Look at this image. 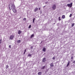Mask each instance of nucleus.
<instances>
[{"mask_svg":"<svg viewBox=\"0 0 75 75\" xmlns=\"http://www.w3.org/2000/svg\"><path fill=\"white\" fill-rule=\"evenodd\" d=\"M9 10H11V9H12V7L13 8H16V6L14 4H12L11 6H10V5H9Z\"/></svg>","mask_w":75,"mask_h":75,"instance_id":"obj_1","label":"nucleus"},{"mask_svg":"<svg viewBox=\"0 0 75 75\" xmlns=\"http://www.w3.org/2000/svg\"><path fill=\"white\" fill-rule=\"evenodd\" d=\"M57 8V5L55 4H53L52 5V9L53 10H55Z\"/></svg>","mask_w":75,"mask_h":75,"instance_id":"obj_2","label":"nucleus"},{"mask_svg":"<svg viewBox=\"0 0 75 75\" xmlns=\"http://www.w3.org/2000/svg\"><path fill=\"white\" fill-rule=\"evenodd\" d=\"M67 6L69 7H70V8H71L72 6V3H71L70 4H68L67 5Z\"/></svg>","mask_w":75,"mask_h":75,"instance_id":"obj_3","label":"nucleus"},{"mask_svg":"<svg viewBox=\"0 0 75 75\" xmlns=\"http://www.w3.org/2000/svg\"><path fill=\"white\" fill-rule=\"evenodd\" d=\"M14 35H12L10 37V40H12V39H13L14 37Z\"/></svg>","mask_w":75,"mask_h":75,"instance_id":"obj_4","label":"nucleus"},{"mask_svg":"<svg viewBox=\"0 0 75 75\" xmlns=\"http://www.w3.org/2000/svg\"><path fill=\"white\" fill-rule=\"evenodd\" d=\"M12 10L14 13H17V10L16 9V8H13Z\"/></svg>","mask_w":75,"mask_h":75,"instance_id":"obj_5","label":"nucleus"},{"mask_svg":"<svg viewBox=\"0 0 75 75\" xmlns=\"http://www.w3.org/2000/svg\"><path fill=\"white\" fill-rule=\"evenodd\" d=\"M46 61V58L44 57L42 59L43 62H45Z\"/></svg>","mask_w":75,"mask_h":75,"instance_id":"obj_6","label":"nucleus"},{"mask_svg":"<svg viewBox=\"0 0 75 75\" xmlns=\"http://www.w3.org/2000/svg\"><path fill=\"white\" fill-rule=\"evenodd\" d=\"M38 8H36L35 9V12H36V11H38Z\"/></svg>","mask_w":75,"mask_h":75,"instance_id":"obj_7","label":"nucleus"},{"mask_svg":"<svg viewBox=\"0 0 75 75\" xmlns=\"http://www.w3.org/2000/svg\"><path fill=\"white\" fill-rule=\"evenodd\" d=\"M54 65V64L52 63L50 64V67H54V65Z\"/></svg>","mask_w":75,"mask_h":75,"instance_id":"obj_8","label":"nucleus"},{"mask_svg":"<svg viewBox=\"0 0 75 75\" xmlns=\"http://www.w3.org/2000/svg\"><path fill=\"white\" fill-rule=\"evenodd\" d=\"M46 50V49H45V47H44L42 49L43 51H44V52H45Z\"/></svg>","mask_w":75,"mask_h":75,"instance_id":"obj_9","label":"nucleus"},{"mask_svg":"<svg viewBox=\"0 0 75 75\" xmlns=\"http://www.w3.org/2000/svg\"><path fill=\"white\" fill-rule=\"evenodd\" d=\"M34 37V34L32 35L30 37V38H33Z\"/></svg>","mask_w":75,"mask_h":75,"instance_id":"obj_10","label":"nucleus"},{"mask_svg":"<svg viewBox=\"0 0 75 75\" xmlns=\"http://www.w3.org/2000/svg\"><path fill=\"white\" fill-rule=\"evenodd\" d=\"M42 74V72H39L38 73V75H41Z\"/></svg>","mask_w":75,"mask_h":75,"instance_id":"obj_11","label":"nucleus"},{"mask_svg":"<svg viewBox=\"0 0 75 75\" xmlns=\"http://www.w3.org/2000/svg\"><path fill=\"white\" fill-rule=\"evenodd\" d=\"M70 63V62H68V64H67V67H68L69 65V63Z\"/></svg>","mask_w":75,"mask_h":75,"instance_id":"obj_12","label":"nucleus"},{"mask_svg":"<svg viewBox=\"0 0 75 75\" xmlns=\"http://www.w3.org/2000/svg\"><path fill=\"white\" fill-rule=\"evenodd\" d=\"M21 33V30H19L18 32V34H20Z\"/></svg>","mask_w":75,"mask_h":75,"instance_id":"obj_13","label":"nucleus"},{"mask_svg":"<svg viewBox=\"0 0 75 75\" xmlns=\"http://www.w3.org/2000/svg\"><path fill=\"white\" fill-rule=\"evenodd\" d=\"M65 15H63L62 16V18H63V19H64V18H65Z\"/></svg>","mask_w":75,"mask_h":75,"instance_id":"obj_14","label":"nucleus"},{"mask_svg":"<svg viewBox=\"0 0 75 75\" xmlns=\"http://www.w3.org/2000/svg\"><path fill=\"white\" fill-rule=\"evenodd\" d=\"M45 66H44L41 69H44V68H45Z\"/></svg>","mask_w":75,"mask_h":75,"instance_id":"obj_15","label":"nucleus"},{"mask_svg":"<svg viewBox=\"0 0 75 75\" xmlns=\"http://www.w3.org/2000/svg\"><path fill=\"white\" fill-rule=\"evenodd\" d=\"M17 42L18 43H20L21 42V40H19L17 41Z\"/></svg>","mask_w":75,"mask_h":75,"instance_id":"obj_16","label":"nucleus"},{"mask_svg":"<svg viewBox=\"0 0 75 75\" xmlns=\"http://www.w3.org/2000/svg\"><path fill=\"white\" fill-rule=\"evenodd\" d=\"M6 69H7V68H8L9 67L8 65H6Z\"/></svg>","mask_w":75,"mask_h":75,"instance_id":"obj_17","label":"nucleus"},{"mask_svg":"<svg viewBox=\"0 0 75 75\" xmlns=\"http://www.w3.org/2000/svg\"><path fill=\"white\" fill-rule=\"evenodd\" d=\"M35 18H34L33 19V23H34V21H35Z\"/></svg>","mask_w":75,"mask_h":75,"instance_id":"obj_18","label":"nucleus"},{"mask_svg":"<svg viewBox=\"0 0 75 75\" xmlns=\"http://www.w3.org/2000/svg\"><path fill=\"white\" fill-rule=\"evenodd\" d=\"M74 24H75V23H73V24H72L71 25V27H73V26H74Z\"/></svg>","mask_w":75,"mask_h":75,"instance_id":"obj_19","label":"nucleus"},{"mask_svg":"<svg viewBox=\"0 0 75 75\" xmlns=\"http://www.w3.org/2000/svg\"><path fill=\"white\" fill-rule=\"evenodd\" d=\"M23 20L24 21H26V18H24Z\"/></svg>","mask_w":75,"mask_h":75,"instance_id":"obj_20","label":"nucleus"},{"mask_svg":"<svg viewBox=\"0 0 75 75\" xmlns=\"http://www.w3.org/2000/svg\"><path fill=\"white\" fill-rule=\"evenodd\" d=\"M25 52H26V49H25V50H24V53H23V54L24 55L25 54Z\"/></svg>","mask_w":75,"mask_h":75,"instance_id":"obj_21","label":"nucleus"},{"mask_svg":"<svg viewBox=\"0 0 75 75\" xmlns=\"http://www.w3.org/2000/svg\"><path fill=\"white\" fill-rule=\"evenodd\" d=\"M58 19H59V21H61V17H59V18H58Z\"/></svg>","mask_w":75,"mask_h":75,"instance_id":"obj_22","label":"nucleus"},{"mask_svg":"<svg viewBox=\"0 0 75 75\" xmlns=\"http://www.w3.org/2000/svg\"><path fill=\"white\" fill-rule=\"evenodd\" d=\"M32 55L30 54H28V57H31V56Z\"/></svg>","mask_w":75,"mask_h":75,"instance_id":"obj_23","label":"nucleus"},{"mask_svg":"<svg viewBox=\"0 0 75 75\" xmlns=\"http://www.w3.org/2000/svg\"><path fill=\"white\" fill-rule=\"evenodd\" d=\"M52 59H54V60H55V57H53L52 58Z\"/></svg>","mask_w":75,"mask_h":75,"instance_id":"obj_24","label":"nucleus"},{"mask_svg":"<svg viewBox=\"0 0 75 75\" xmlns=\"http://www.w3.org/2000/svg\"><path fill=\"white\" fill-rule=\"evenodd\" d=\"M34 47V46H31L30 47L31 49H33V47Z\"/></svg>","mask_w":75,"mask_h":75,"instance_id":"obj_25","label":"nucleus"},{"mask_svg":"<svg viewBox=\"0 0 75 75\" xmlns=\"http://www.w3.org/2000/svg\"><path fill=\"white\" fill-rule=\"evenodd\" d=\"M31 27V25H30L29 26V27H28L29 28H30Z\"/></svg>","mask_w":75,"mask_h":75,"instance_id":"obj_26","label":"nucleus"},{"mask_svg":"<svg viewBox=\"0 0 75 75\" xmlns=\"http://www.w3.org/2000/svg\"><path fill=\"white\" fill-rule=\"evenodd\" d=\"M48 70H49V69H46V72H48Z\"/></svg>","mask_w":75,"mask_h":75,"instance_id":"obj_27","label":"nucleus"},{"mask_svg":"<svg viewBox=\"0 0 75 75\" xmlns=\"http://www.w3.org/2000/svg\"><path fill=\"white\" fill-rule=\"evenodd\" d=\"M57 26H59V23H58L57 24Z\"/></svg>","mask_w":75,"mask_h":75,"instance_id":"obj_28","label":"nucleus"},{"mask_svg":"<svg viewBox=\"0 0 75 75\" xmlns=\"http://www.w3.org/2000/svg\"><path fill=\"white\" fill-rule=\"evenodd\" d=\"M2 41V40L1 39L0 40V44H1Z\"/></svg>","mask_w":75,"mask_h":75,"instance_id":"obj_29","label":"nucleus"},{"mask_svg":"<svg viewBox=\"0 0 75 75\" xmlns=\"http://www.w3.org/2000/svg\"><path fill=\"white\" fill-rule=\"evenodd\" d=\"M72 16V14H70V15H69V17H71Z\"/></svg>","mask_w":75,"mask_h":75,"instance_id":"obj_30","label":"nucleus"},{"mask_svg":"<svg viewBox=\"0 0 75 75\" xmlns=\"http://www.w3.org/2000/svg\"><path fill=\"white\" fill-rule=\"evenodd\" d=\"M9 47L10 48H11V45H9Z\"/></svg>","mask_w":75,"mask_h":75,"instance_id":"obj_31","label":"nucleus"},{"mask_svg":"<svg viewBox=\"0 0 75 75\" xmlns=\"http://www.w3.org/2000/svg\"><path fill=\"white\" fill-rule=\"evenodd\" d=\"M74 58V57H72L71 58V59H73Z\"/></svg>","mask_w":75,"mask_h":75,"instance_id":"obj_32","label":"nucleus"},{"mask_svg":"<svg viewBox=\"0 0 75 75\" xmlns=\"http://www.w3.org/2000/svg\"><path fill=\"white\" fill-rule=\"evenodd\" d=\"M55 21V22L54 23H53V24H54V25L55 24V23H56V22H57L56 21Z\"/></svg>","mask_w":75,"mask_h":75,"instance_id":"obj_33","label":"nucleus"},{"mask_svg":"<svg viewBox=\"0 0 75 75\" xmlns=\"http://www.w3.org/2000/svg\"><path fill=\"white\" fill-rule=\"evenodd\" d=\"M40 9H41V8H39V10H40Z\"/></svg>","mask_w":75,"mask_h":75,"instance_id":"obj_34","label":"nucleus"},{"mask_svg":"<svg viewBox=\"0 0 75 75\" xmlns=\"http://www.w3.org/2000/svg\"><path fill=\"white\" fill-rule=\"evenodd\" d=\"M44 7H45V6H44L43 7V8H44Z\"/></svg>","mask_w":75,"mask_h":75,"instance_id":"obj_35","label":"nucleus"},{"mask_svg":"<svg viewBox=\"0 0 75 75\" xmlns=\"http://www.w3.org/2000/svg\"><path fill=\"white\" fill-rule=\"evenodd\" d=\"M75 63V61H74V62H73V63Z\"/></svg>","mask_w":75,"mask_h":75,"instance_id":"obj_36","label":"nucleus"},{"mask_svg":"<svg viewBox=\"0 0 75 75\" xmlns=\"http://www.w3.org/2000/svg\"><path fill=\"white\" fill-rule=\"evenodd\" d=\"M45 4H47V2H46L45 3Z\"/></svg>","mask_w":75,"mask_h":75,"instance_id":"obj_37","label":"nucleus"},{"mask_svg":"<svg viewBox=\"0 0 75 75\" xmlns=\"http://www.w3.org/2000/svg\"><path fill=\"white\" fill-rule=\"evenodd\" d=\"M42 41L40 44H41V43H42Z\"/></svg>","mask_w":75,"mask_h":75,"instance_id":"obj_38","label":"nucleus"},{"mask_svg":"<svg viewBox=\"0 0 75 75\" xmlns=\"http://www.w3.org/2000/svg\"><path fill=\"white\" fill-rule=\"evenodd\" d=\"M29 63L30 62L29 61Z\"/></svg>","mask_w":75,"mask_h":75,"instance_id":"obj_39","label":"nucleus"},{"mask_svg":"<svg viewBox=\"0 0 75 75\" xmlns=\"http://www.w3.org/2000/svg\"><path fill=\"white\" fill-rule=\"evenodd\" d=\"M72 60H73V59H72V60H71V61H72Z\"/></svg>","mask_w":75,"mask_h":75,"instance_id":"obj_40","label":"nucleus"},{"mask_svg":"<svg viewBox=\"0 0 75 75\" xmlns=\"http://www.w3.org/2000/svg\"><path fill=\"white\" fill-rule=\"evenodd\" d=\"M41 12L40 13L41 14Z\"/></svg>","mask_w":75,"mask_h":75,"instance_id":"obj_41","label":"nucleus"}]
</instances>
